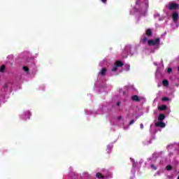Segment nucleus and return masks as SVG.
<instances>
[{"mask_svg": "<svg viewBox=\"0 0 179 179\" xmlns=\"http://www.w3.org/2000/svg\"><path fill=\"white\" fill-rule=\"evenodd\" d=\"M22 69L24 72H25V75H29V73H30V71H29V68L27 66H23Z\"/></svg>", "mask_w": 179, "mask_h": 179, "instance_id": "nucleus-13", "label": "nucleus"}, {"mask_svg": "<svg viewBox=\"0 0 179 179\" xmlns=\"http://www.w3.org/2000/svg\"><path fill=\"white\" fill-rule=\"evenodd\" d=\"M113 144H109L107 146L106 152L107 153H111V150H113Z\"/></svg>", "mask_w": 179, "mask_h": 179, "instance_id": "nucleus-11", "label": "nucleus"}, {"mask_svg": "<svg viewBox=\"0 0 179 179\" xmlns=\"http://www.w3.org/2000/svg\"><path fill=\"white\" fill-rule=\"evenodd\" d=\"M154 17H155V19H157V17H158V20H159V21L163 20V19H164V17L160 18V14L159 13H155L154 14Z\"/></svg>", "mask_w": 179, "mask_h": 179, "instance_id": "nucleus-12", "label": "nucleus"}, {"mask_svg": "<svg viewBox=\"0 0 179 179\" xmlns=\"http://www.w3.org/2000/svg\"><path fill=\"white\" fill-rule=\"evenodd\" d=\"M118 121H121L122 122V117L120 116L118 118H117Z\"/></svg>", "mask_w": 179, "mask_h": 179, "instance_id": "nucleus-30", "label": "nucleus"}, {"mask_svg": "<svg viewBox=\"0 0 179 179\" xmlns=\"http://www.w3.org/2000/svg\"><path fill=\"white\" fill-rule=\"evenodd\" d=\"M172 19L175 23H177V21L178 20V13L176 11L173 12L172 14Z\"/></svg>", "mask_w": 179, "mask_h": 179, "instance_id": "nucleus-9", "label": "nucleus"}, {"mask_svg": "<svg viewBox=\"0 0 179 179\" xmlns=\"http://www.w3.org/2000/svg\"><path fill=\"white\" fill-rule=\"evenodd\" d=\"M162 85H163V86H164L165 87H167V86H169V80H162Z\"/></svg>", "mask_w": 179, "mask_h": 179, "instance_id": "nucleus-14", "label": "nucleus"}, {"mask_svg": "<svg viewBox=\"0 0 179 179\" xmlns=\"http://www.w3.org/2000/svg\"><path fill=\"white\" fill-rule=\"evenodd\" d=\"M155 65H157L156 63H154Z\"/></svg>", "mask_w": 179, "mask_h": 179, "instance_id": "nucleus-39", "label": "nucleus"}, {"mask_svg": "<svg viewBox=\"0 0 179 179\" xmlns=\"http://www.w3.org/2000/svg\"><path fill=\"white\" fill-rule=\"evenodd\" d=\"M96 177H97V178H104V176H103L100 173H97L96 174Z\"/></svg>", "mask_w": 179, "mask_h": 179, "instance_id": "nucleus-20", "label": "nucleus"}, {"mask_svg": "<svg viewBox=\"0 0 179 179\" xmlns=\"http://www.w3.org/2000/svg\"><path fill=\"white\" fill-rule=\"evenodd\" d=\"M166 6H167L168 9H169L170 10H173L174 9L178 8V4H177L176 3H170Z\"/></svg>", "mask_w": 179, "mask_h": 179, "instance_id": "nucleus-7", "label": "nucleus"}, {"mask_svg": "<svg viewBox=\"0 0 179 179\" xmlns=\"http://www.w3.org/2000/svg\"><path fill=\"white\" fill-rule=\"evenodd\" d=\"M134 122H135V120H131V122H130V123H129V125H132V124H134Z\"/></svg>", "mask_w": 179, "mask_h": 179, "instance_id": "nucleus-31", "label": "nucleus"}, {"mask_svg": "<svg viewBox=\"0 0 179 179\" xmlns=\"http://www.w3.org/2000/svg\"><path fill=\"white\" fill-rule=\"evenodd\" d=\"M152 30L148 29L145 31V34H143L141 37L140 43L141 44H148L150 47H155V50H159L160 48V38H156L152 39H149L152 37Z\"/></svg>", "mask_w": 179, "mask_h": 179, "instance_id": "nucleus-1", "label": "nucleus"}, {"mask_svg": "<svg viewBox=\"0 0 179 179\" xmlns=\"http://www.w3.org/2000/svg\"><path fill=\"white\" fill-rule=\"evenodd\" d=\"M167 178L168 179H173L174 178V176H173V175L167 176Z\"/></svg>", "mask_w": 179, "mask_h": 179, "instance_id": "nucleus-26", "label": "nucleus"}, {"mask_svg": "<svg viewBox=\"0 0 179 179\" xmlns=\"http://www.w3.org/2000/svg\"><path fill=\"white\" fill-rule=\"evenodd\" d=\"M103 3H107V0H101Z\"/></svg>", "mask_w": 179, "mask_h": 179, "instance_id": "nucleus-32", "label": "nucleus"}, {"mask_svg": "<svg viewBox=\"0 0 179 179\" xmlns=\"http://www.w3.org/2000/svg\"><path fill=\"white\" fill-rule=\"evenodd\" d=\"M159 68H164V66L163 65V63H161V65L159 66Z\"/></svg>", "mask_w": 179, "mask_h": 179, "instance_id": "nucleus-33", "label": "nucleus"}, {"mask_svg": "<svg viewBox=\"0 0 179 179\" xmlns=\"http://www.w3.org/2000/svg\"><path fill=\"white\" fill-rule=\"evenodd\" d=\"M131 99L134 101H140L139 100V97L136 95H134L132 97H131Z\"/></svg>", "mask_w": 179, "mask_h": 179, "instance_id": "nucleus-18", "label": "nucleus"}, {"mask_svg": "<svg viewBox=\"0 0 179 179\" xmlns=\"http://www.w3.org/2000/svg\"><path fill=\"white\" fill-rule=\"evenodd\" d=\"M5 71V66H1L0 68V72H3Z\"/></svg>", "mask_w": 179, "mask_h": 179, "instance_id": "nucleus-23", "label": "nucleus"}, {"mask_svg": "<svg viewBox=\"0 0 179 179\" xmlns=\"http://www.w3.org/2000/svg\"><path fill=\"white\" fill-rule=\"evenodd\" d=\"M122 66H124V63H122V62L116 61L111 70L112 75H118L119 73H121V72H122Z\"/></svg>", "mask_w": 179, "mask_h": 179, "instance_id": "nucleus-4", "label": "nucleus"}, {"mask_svg": "<svg viewBox=\"0 0 179 179\" xmlns=\"http://www.w3.org/2000/svg\"><path fill=\"white\" fill-rule=\"evenodd\" d=\"M155 162H156V159L155 158H152L148 159V163L150 164V163H155Z\"/></svg>", "mask_w": 179, "mask_h": 179, "instance_id": "nucleus-21", "label": "nucleus"}, {"mask_svg": "<svg viewBox=\"0 0 179 179\" xmlns=\"http://www.w3.org/2000/svg\"><path fill=\"white\" fill-rule=\"evenodd\" d=\"M153 129H155V126L154 125H151L150 126V132H154Z\"/></svg>", "mask_w": 179, "mask_h": 179, "instance_id": "nucleus-25", "label": "nucleus"}, {"mask_svg": "<svg viewBox=\"0 0 179 179\" xmlns=\"http://www.w3.org/2000/svg\"><path fill=\"white\" fill-rule=\"evenodd\" d=\"M159 72H160V67H157L156 73L157 74Z\"/></svg>", "mask_w": 179, "mask_h": 179, "instance_id": "nucleus-29", "label": "nucleus"}, {"mask_svg": "<svg viewBox=\"0 0 179 179\" xmlns=\"http://www.w3.org/2000/svg\"><path fill=\"white\" fill-rule=\"evenodd\" d=\"M169 156L170 157H171V156H173V152H169Z\"/></svg>", "mask_w": 179, "mask_h": 179, "instance_id": "nucleus-36", "label": "nucleus"}, {"mask_svg": "<svg viewBox=\"0 0 179 179\" xmlns=\"http://www.w3.org/2000/svg\"><path fill=\"white\" fill-rule=\"evenodd\" d=\"M178 71H179V66L178 67Z\"/></svg>", "mask_w": 179, "mask_h": 179, "instance_id": "nucleus-38", "label": "nucleus"}, {"mask_svg": "<svg viewBox=\"0 0 179 179\" xmlns=\"http://www.w3.org/2000/svg\"><path fill=\"white\" fill-rule=\"evenodd\" d=\"M169 100H170V99H169V97H164V98H162V101H169Z\"/></svg>", "mask_w": 179, "mask_h": 179, "instance_id": "nucleus-24", "label": "nucleus"}, {"mask_svg": "<svg viewBox=\"0 0 179 179\" xmlns=\"http://www.w3.org/2000/svg\"><path fill=\"white\" fill-rule=\"evenodd\" d=\"M130 160H131V162H133V164H132L133 168L131 169V173L133 174H135V169H140V167L142 164V162H136L135 159L134 158H130Z\"/></svg>", "mask_w": 179, "mask_h": 179, "instance_id": "nucleus-5", "label": "nucleus"}, {"mask_svg": "<svg viewBox=\"0 0 179 179\" xmlns=\"http://www.w3.org/2000/svg\"><path fill=\"white\" fill-rule=\"evenodd\" d=\"M172 71H173V69H171V68L168 69V73H170Z\"/></svg>", "mask_w": 179, "mask_h": 179, "instance_id": "nucleus-27", "label": "nucleus"}, {"mask_svg": "<svg viewBox=\"0 0 179 179\" xmlns=\"http://www.w3.org/2000/svg\"><path fill=\"white\" fill-rule=\"evenodd\" d=\"M167 108V106L166 105H161L160 106L158 107V110H160L162 111L166 110Z\"/></svg>", "mask_w": 179, "mask_h": 179, "instance_id": "nucleus-15", "label": "nucleus"}, {"mask_svg": "<svg viewBox=\"0 0 179 179\" xmlns=\"http://www.w3.org/2000/svg\"><path fill=\"white\" fill-rule=\"evenodd\" d=\"M30 117H31V113L29 110H25L20 115V118L24 121L30 120Z\"/></svg>", "mask_w": 179, "mask_h": 179, "instance_id": "nucleus-6", "label": "nucleus"}, {"mask_svg": "<svg viewBox=\"0 0 179 179\" xmlns=\"http://www.w3.org/2000/svg\"><path fill=\"white\" fill-rule=\"evenodd\" d=\"M166 118V116L164 114H159L158 117L159 121H163Z\"/></svg>", "mask_w": 179, "mask_h": 179, "instance_id": "nucleus-16", "label": "nucleus"}, {"mask_svg": "<svg viewBox=\"0 0 179 179\" xmlns=\"http://www.w3.org/2000/svg\"><path fill=\"white\" fill-rule=\"evenodd\" d=\"M150 143H151V142H144V145H149Z\"/></svg>", "mask_w": 179, "mask_h": 179, "instance_id": "nucleus-35", "label": "nucleus"}, {"mask_svg": "<svg viewBox=\"0 0 179 179\" xmlns=\"http://www.w3.org/2000/svg\"><path fill=\"white\" fill-rule=\"evenodd\" d=\"M140 128H141V129H143V124H140Z\"/></svg>", "mask_w": 179, "mask_h": 179, "instance_id": "nucleus-34", "label": "nucleus"}, {"mask_svg": "<svg viewBox=\"0 0 179 179\" xmlns=\"http://www.w3.org/2000/svg\"><path fill=\"white\" fill-rule=\"evenodd\" d=\"M124 70H126L127 72H129V71H131V65L129 64L124 65Z\"/></svg>", "mask_w": 179, "mask_h": 179, "instance_id": "nucleus-17", "label": "nucleus"}, {"mask_svg": "<svg viewBox=\"0 0 179 179\" xmlns=\"http://www.w3.org/2000/svg\"><path fill=\"white\" fill-rule=\"evenodd\" d=\"M136 52H138V47L127 45L122 50V55L123 58H127L128 55H135Z\"/></svg>", "mask_w": 179, "mask_h": 179, "instance_id": "nucleus-3", "label": "nucleus"}, {"mask_svg": "<svg viewBox=\"0 0 179 179\" xmlns=\"http://www.w3.org/2000/svg\"><path fill=\"white\" fill-rule=\"evenodd\" d=\"M149 8V0H136V3L132 10H131V15H135V13H139V15H143Z\"/></svg>", "mask_w": 179, "mask_h": 179, "instance_id": "nucleus-2", "label": "nucleus"}, {"mask_svg": "<svg viewBox=\"0 0 179 179\" xmlns=\"http://www.w3.org/2000/svg\"><path fill=\"white\" fill-rule=\"evenodd\" d=\"M155 127H159V128H165L166 124L162 121H158L155 122Z\"/></svg>", "mask_w": 179, "mask_h": 179, "instance_id": "nucleus-8", "label": "nucleus"}, {"mask_svg": "<svg viewBox=\"0 0 179 179\" xmlns=\"http://www.w3.org/2000/svg\"><path fill=\"white\" fill-rule=\"evenodd\" d=\"M150 167L152 169V170H157V168L154 164H151Z\"/></svg>", "mask_w": 179, "mask_h": 179, "instance_id": "nucleus-22", "label": "nucleus"}, {"mask_svg": "<svg viewBox=\"0 0 179 179\" xmlns=\"http://www.w3.org/2000/svg\"><path fill=\"white\" fill-rule=\"evenodd\" d=\"M120 104H121V103H120V102H117V106H120Z\"/></svg>", "mask_w": 179, "mask_h": 179, "instance_id": "nucleus-37", "label": "nucleus"}, {"mask_svg": "<svg viewBox=\"0 0 179 179\" xmlns=\"http://www.w3.org/2000/svg\"><path fill=\"white\" fill-rule=\"evenodd\" d=\"M172 148H173V145H171L167 146V149L169 151H170V149H171Z\"/></svg>", "mask_w": 179, "mask_h": 179, "instance_id": "nucleus-28", "label": "nucleus"}, {"mask_svg": "<svg viewBox=\"0 0 179 179\" xmlns=\"http://www.w3.org/2000/svg\"><path fill=\"white\" fill-rule=\"evenodd\" d=\"M106 73H107V69H106V68H103L101 71L99 72V75H101V76H104Z\"/></svg>", "mask_w": 179, "mask_h": 179, "instance_id": "nucleus-10", "label": "nucleus"}, {"mask_svg": "<svg viewBox=\"0 0 179 179\" xmlns=\"http://www.w3.org/2000/svg\"><path fill=\"white\" fill-rule=\"evenodd\" d=\"M166 170H167V171H170L173 170V166H171V165H167L166 166Z\"/></svg>", "mask_w": 179, "mask_h": 179, "instance_id": "nucleus-19", "label": "nucleus"}, {"mask_svg": "<svg viewBox=\"0 0 179 179\" xmlns=\"http://www.w3.org/2000/svg\"><path fill=\"white\" fill-rule=\"evenodd\" d=\"M158 86H160V84H158Z\"/></svg>", "mask_w": 179, "mask_h": 179, "instance_id": "nucleus-40", "label": "nucleus"}]
</instances>
